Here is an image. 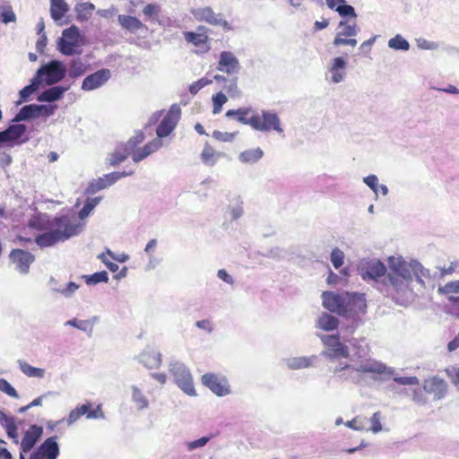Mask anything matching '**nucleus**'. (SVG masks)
Masks as SVG:
<instances>
[{
  "label": "nucleus",
  "instance_id": "f257e3e1",
  "mask_svg": "<svg viewBox=\"0 0 459 459\" xmlns=\"http://www.w3.org/2000/svg\"><path fill=\"white\" fill-rule=\"evenodd\" d=\"M143 140L144 134L143 132H138L126 143L117 146L115 151L109 154V165L117 166L129 156L132 157L134 162H139L158 151L162 146L161 140L156 138L146 143L143 147L138 148Z\"/></svg>",
  "mask_w": 459,
  "mask_h": 459
},
{
  "label": "nucleus",
  "instance_id": "f03ea898",
  "mask_svg": "<svg viewBox=\"0 0 459 459\" xmlns=\"http://www.w3.org/2000/svg\"><path fill=\"white\" fill-rule=\"evenodd\" d=\"M81 225L75 219L68 215L52 218L49 231H46L35 238V243L40 247H49L58 242H64L79 234Z\"/></svg>",
  "mask_w": 459,
  "mask_h": 459
},
{
  "label": "nucleus",
  "instance_id": "7ed1b4c3",
  "mask_svg": "<svg viewBox=\"0 0 459 459\" xmlns=\"http://www.w3.org/2000/svg\"><path fill=\"white\" fill-rule=\"evenodd\" d=\"M413 274H416V271L411 264L398 258L392 257L390 259L388 280L392 286L390 294L394 299H399L408 290Z\"/></svg>",
  "mask_w": 459,
  "mask_h": 459
},
{
  "label": "nucleus",
  "instance_id": "20e7f679",
  "mask_svg": "<svg viewBox=\"0 0 459 459\" xmlns=\"http://www.w3.org/2000/svg\"><path fill=\"white\" fill-rule=\"evenodd\" d=\"M82 45L83 38L75 25L64 30L62 37L57 41V48L65 56L81 54L82 51L78 48Z\"/></svg>",
  "mask_w": 459,
  "mask_h": 459
},
{
  "label": "nucleus",
  "instance_id": "39448f33",
  "mask_svg": "<svg viewBox=\"0 0 459 459\" xmlns=\"http://www.w3.org/2000/svg\"><path fill=\"white\" fill-rule=\"evenodd\" d=\"M253 129L260 132L276 131L280 134L283 132L281 126V121L275 112L262 110L261 114H255Z\"/></svg>",
  "mask_w": 459,
  "mask_h": 459
},
{
  "label": "nucleus",
  "instance_id": "423d86ee",
  "mask_svg": "<svg viewBox=\"0 0 459 459\" xmlns=\"http://www.w3.org/2000/svg\"><path fill=\"white\" fill-rule=\"evenodd\" d=\"M323 307L332 313L341 316H347V292L334 293L333 291H325L322 294Z\"/></svg>",
  "mask_w": 459,
  "mask_h": 459
},
{
  "label": "nucleus",
  "instance_id": "0eeeda50",
  "mask_svg": "<svg viewBox=\"0 0 459 459\" xmlns=\"http://www.w3.org/2000/svg\"><path fill=\"white\" fill-rule=\"evenodd\" d=\"M84 415L87 419L91 420L102 419L104 418L102 406L98 404L94 407L93 403L91 402H86L85 403L79 405L72 410L65 420L66 421L67 425H72Z\"/></svg>",
  "mask_w": 459,
  "mask_h": 459
},
{
  "label": "nucleus",
  "instance_id": "6e6552de",
  "mask_svg": "<svg viewBox=\"0 0 459 459\" xmlns=\"http://www.w3.org/2000/svg\"><path fill=\"white\" fill-rule=\"evenodd\" d=\"M208 30L205 26L199 25L196 31L183 33L185 40L196 48L197 54H205L211 50Z\"/></svg>",
  "mask_w": 459,
  "mask_h": 459
},
{
  "label": "nucleus",
  "instance_id": "1a4fd4ad",
  "mask_svg": "<svg viewBox=\"0 0 459 459\" xmlns=\"http://www.w3.org/2000/svg\"><path fill=\"white\" fill-rule=\"evenodd\" d=\"M66 70L61 62L53 60L46 65L41 66L37 72V78L42 79L48 84L59 82L65 76Z\"/></svg>",
  "mask_w": 459,
  "mask_h": 459
},
{
  "label": "nucleus",
  "instance_id": "9d476101",
  "mask_svg": "<svg viewBox=\"0 0 459 459\" xmlns=\"http://www.w3.org/2000/svg\"><path fill=\"white\" fill-rule=\"evenodd\" d=\"M202 384L218 396H226L230 393V385L226 377L206 373L201 377Z\"/></svg>",
  "mask_w": 459,
  "mask_h": 459
},
{
  "label": "nucleus",
  "instance_id": "9b49d317",
  "mask_svg": "<svg viewBox=\"0 0 459 459\" xmlns=\"http://www.w3.org/2000/svg\"><path fill=\"white\" fill-rule=\"evenodd\" d=\"M169 372L173 376L177 385L188 395H195V390L193 383V377L189 370L182 364H173L169 368Z\"/></svg>",
  "mask_w": 459,
  "mask_h": 459
},
{
  "label": "nucleus",
  "instance_id": "f8f14e48",
  "mask_svg": "<svg viewBox=\"0 0 459 459\" xmlns=\"http://www.w3.org/2000/svg\"><path fill=\"white\" fill-rule=\"evenodd\" d=\"M43 434V428L39 425H30L24 432L22 441L20 443V455L19 459H26L25 454L30 452L37 442L39 440Z\"/></svg>",
  "mask_w": 459,
  "mask_h": 459
},
{
  "label": "nucleus",
  "instance_id": "ddd939ff",
  "mask_svg": "<svg viewBox=\"0 0 459 459\" xmlns=\"http://www.w3.org/2000/svg\"><path fill=\"white\" fill-rule=\"evenodd\" d=\"M323 343L328 348V351L325 352V355L330 359L335 358H345L347 359L350 356L348 346L342 344L340 342V338L338 334L335 335H323L322 336Z\"/></svg>",
  "mask_w": 459,
  "mask_h": 459
},
{
  "label": "nucleus",
  "instance_id": "4468645a",
  "mask_svg": "<svg viewBox=\"0 0 459 459\" xmlns=\"http://www.w3.org/2000/svg\"><path fill=\"white\" fill-rule=\"evenodd\" d=\"M180 117V108L178 107H171L156 129L159 138L168 136L176 127Z\"/></svg>",
  "mask_w": 459,
  "mask_h": 459
},
{
  "label": "nucleus",
  "instance_id": "2eb2a0df",
  "mask_svg": "<svg viewBox=\"0 0 459 459\" xmlns=\"http://www.w3.org/2000/svg\"><path fill=\"white\" fill-rule=\"evenodd\" d=\"M59 455V446L56 437L47 438L34 451L29 459H56Z\"/></svg>",
  "mask_w": 459,
  "mask_h": 459
},
{
  "label": "nucleus",
  "instance_id": "dca6fc26",
  "mask_svg": "<svg viewBox=\"0 0 459 459\" xmlns=\"http://www.w3.org/2000/svg\"><path fill=\"white\" fill-rule=\"evenodd\" d=\"M111 74L108 69L103 68L86 76L82 83V90L93 91L103 86L110 78Z\"/></svg>",
  "mask_w": 459,
  "mask_h": 459
},
{
  "label": "nucleus",
  "instance_id": "f3484780",
  "mask_svg": "<svg viewBox=\"0 0 459 459\" xmlns=\"http://www.w3.org/2000/svg\"><path fill=\"white\" fill-rule=\"evenodd\" d=\"M423 390L432 394L435 400H440L447 393V385L445 380L433 377L424 380Z\"/></svg>",
  "mask_w": 459,
  "mask_h": 459
},
{
  "label": "nucleus",
  "instance_id": "a211bd4d",
  "mask_svg": "<svg viewBox=\"0 0 459 459\" xmlns=\"http://www.w3.org/2000/svg\"><path fill=\"white\" fill-rule=\"evenodd\" d=\"M347 315L364 314L367 310V300L364 293L347 292Z\"/></svg>",
  "mask_w": 459,
  "mask_h": 459
},
{
  "label": "nucleus",
  "instance_id": "6ab92c4d",
  "mask_svg": "<svg viewBox=\"0 0 459 459\" xmlns=\"http://www.w3.org/2000/svg\"><path fill=\"white\" fill-rule=\"evenodd\" d=\"M256 112L251 107H243L238 109H229L225 116L229 118H234L243 125L250 126L253 128L254 120Z\"/></svg>",
  "mask_w": 459,
  "mask_h": 459
},
{
  "label": "nucleus",
  "instance_id": "aec40b11",
  "mask_svg": "<svg viewBox=\"0 0 459 459\" xmlns=\"http://www.w3.org/2000/svg\"><path fill=\"white\" fill-rule=\"evenodd\" d=\"M191 14L198 22H204L212 25L226 24L225 21L219 18L220 14H216L210 6L199 7L191 10Z\"/></svg>",
  "mask_w": 459,
  "mask_h": 459
},
{
  "label": "nucleus",
  "instance_id": "412c9836",
  "mask_svg": "<svg viewBox=\"0 0 459 459\" xmlns=\"http://www.w3.org/2000/svg\"><path fill=\"white\" fill-rule=\"evenodd\" d=\"M10 258L22 273H27L30 264L34 261V255L22 249H13L10 254Z\"/></svg>",
  "mask_w": 459,
  "mask_h": 459
},
{
  "label": "nucleus",
  "instance_id": "4be33fe9",
  "mask_svg": "<svg viewBox=\"0 0 459 459\" xmlns=\"http://www.w3.org/2000/svg\"><path fill=\"white\" fill-rule=\"evenodd\" d=\"M239 68V63L233 53L229 51H222L220 55L218 63V70L227 73L234 74Z\"/></svg>",
  "mask_w": 459,
  "mask_h": 459
},
{
  "label": "nucleus",
  "instance_id": "5701e85b",
  "mask_svg": "<svg viewBox=\"0 0 459 459\" xmlns=\"http://www.w3.org/2000/svg\"><path fill=\"white\" fill-rule=\"evenodd\" d=\"M333 372L335 378L339 381H351L356 384L359 382V372L357 371V368L350 364L335 367Z\"/></svg>",
  "mask_w": 459,
  "mask_h": 459
},
{
  "label": "nucleus",
  "instance_id": "b1692460",
  "mask_svg": "<svg viewBox=\"0 0 459 459\" xmlns=\"http://www.w3.org/2000/svg\"><path fill=\"white\" fill-rule=\"evenodd\" d=\"M0 424L5 429L7 436L13 440V442L18 444V428L16 426L14 417L7 415L4 411H0Z\"/></svg>",
  "mask_w": 459,
  "mask_h": 459
},
{
  "label": "nucleus",
  "instance_id": "393cba45",
  "mask_svg": "<svg viewBox=\"0 0 459 459\" xmlns=\"http://www.w3.org/2000/svg\"><path fill=\"white\" fill-rule=\"evenodd\" d=\"M357 371L359 373L385 375L387 373V367L382 362L368 359L357 368Z\"/></svg>",
  "mask_w": 459,
  "mask_h": 459
},
{
  "label": "nucleus",
  "instance_id": "a878e982",
  "mask_svg": "<svg viewBox=\"0 0 459 459\" xmlns=\"http://www.w3.org/2000/svg\"><path fill=\"white\" fill-rule=\"evenodd\" d=\"M26 126L22 124L12 125L6 130L0 132V139L3 143L16 141L25 133Z\"/></svg>",
  "mask_w": 459,
  "mask_h": 459
},
{
  "label": "nucleus",
  "instance_id": "bb28decb",
  "mask_svg": "<svg viewBox=\"0 0 459 459\" xmlns=\"http://www.w3.org/2000/svg\"><path fill=\"white\" fill-rule=\"evenodd\" d=\"M346 61L343 57L338 56L333 58V64L329 68L332 74V82L338 83L342 82L345 75Z\"/></svg>",
  "mask_w": 459,
  "mask_h": 459
},
{
  "label": "nucleus",
  "instance_id": "cd10ccee",
  "mask_svg": "<svg viewBox=\"0 0 459 459\" xmlns=\"http://www.w3.org/2000/svg\"><path fill=\"white\" fill-rule=\"evenodd\" d=\"M386 268L382 262L377 261L369 263L366 268V271L362 273V278L364 280L369 278L377 280L385 274Z\"/></svg>",
  "mask_w": 459,
  "mask_h": 459
},
{
  "label": "nucleus",
  "instance_id": "c85d7f7f",
  "mask_svg": "<svg viewBox=\"0 0 459 459\" xmlns=\"http://www.w3.org/2000/svg\"><path fill=\"white\" fill-rule=\"evenodd\" d=\"M52 219L44 213H39L32 216L29 221V227L34 230L49 231Z\"/></svg>",
  "mask_w": 459,
  "mask_h": 459
},
{
  "label": "nucleus",
  "instance_id": "c756f323",
  "mask_svg": "<svg viewBox=\"0 0 459 459\" xmlns=\"http://www.w3.org/2000/svg\"><path fill=\"white\" fill-rule=\"evenodd\" d=\"M140 360L148 368H157L161 364V356L154 351H144L140 354Z\"/></svg>",
  "mask_w": 459,
  "mask_h": 459
},
{
  "label": "nucleus",
  "instance_id": "7c9ffc66",
  "mask_svg": "<svg viewBox=\"0 0 459 459\" xmlns=\"http://www.w3.org/2000/svg\"><path fill=\"white\" fill-rule=\"evenodd\" d=\"M117 19L122 28L128 31L136 32L144 28L143 23L134 16L120 14Z\"/></svg>",
  "mask_w": 459,
  "mask_h": 459
},
{
  "label": "nucleus",
  "instance_id": "2f4dec72",
  "mask_svg": "<svg viewBox=\"0 0 459 459\" xmlns=\"http://www.w3.org/2000/svg\"><path fill=\"white\" fill-rule=\"evenodd\" d=\"M50 13L52 19L55 21L61 20L69 10L68 4L65 0H50Z\"/></svg>",
  "mask_w": 459,
  "mask_h": 459
},
{
  "label": "nucleus",
  "instance_id": "473e14b6",
  "mask_svg": "<svg viewBox=\"0 0 459 459\" xmlns=\"http://www.w3.org/2000/svg\"><path fill=\"white\" fill-rule=\"evenodd\" d=\"M264 156V152L261 148L245 150L240 152L238 158L243 163H255Z\"/></svg>",
  "mask_w": 459,
  "mask_h": 459
},
{
  "label": "nucleus",
  "instance_id": "72a5a7b5",
  "mask_svg": "<svg viewBox=\"0 0 459 459\" xmlns=\"http://www.w3.org/2000/svg\"><path fill=\"white\" fill-rule=\"evenodd\" d=\"M220 157L221 153L217 152L212 146L207 143L204 145L201 153L203 163L208 166H213Z\"/></svg>",
  "mask_w": 459,
  "mask_h": 459
},
{
  "label": "nucleus",
  "instance_id": "f704fd0d",
  "mask_svg": "<svg viewBox=\"0 0 459 459\" xmlns=\"http://www.w3.org/2000/svg\"><path fill=\"white\" fill-rule=\"evenodd\" d=\"M19 368L21 371L29 377L42 378L45 376V370L30 365L28 362L19 360Z\"/></svg>",
  "mask_w": 459,
  "mask_h": 459
},
{
  "label": "nucleus",
  "instance_id": "c9c22d12",
  "mask_svg": "<svg viewBox=\"0 0 459 459\" xmlns=\"http://www.w3.org/2000/svg\"><path fill=\"white\" fill-rule=\"evenodd\" d=\"M41 107L36 105H27L22 107L14 117V121H22L38 115Z\"/></svg>",
  "mask_w": 459,
  "mask_h": 459
},
{
  "label": "nucleus",
  "instance_id": "e433bc0d",
  "mask_svg": "<svg viewBox=\"0 0 459 459\" xmlns=\"http://www.w3.org/2000/svg\"><path fill=\"white\" fill-rule=\"evenodd\" d=\"M64 93V89L59 86L49 88L46 91H44L40 96L39 97V100L40 101H48L52 102L59 100Z\"/></svg>",
  "mask_w": 459,
  "mask_h": 459
},
{
  "label": "nucleus",
  "instance_id": "4c0bfd02",
  "mask_svg": "<svg viewBox=\"0 0 459 459\" xmlns=\"http://www.w3.org/2000/svg\"><path fill=\"white\" fill-rule=\"evenodd\" d=\"M87 70V65L81 58H74L71 61L69 66V76L71 78H77L82 75Z\"/></svg>",
  "mask_w": 459,
  "mask_h": 459
},
{
  "label": "nucleus",
  "instance_id": "58836bf2",
  "mask_svg": "<svg viewBox=\"0 0 459 459\" xmlns=\"http://www.w3.org/2000/svg\"><path fill=\"white\" fill-rule=\"evenodd\" d=\"M339 320L328 314H324L318 319V326L325 331H332L338 327Z\"/></svg>",
  "mask_w": 459,
  "mask_h": 459
},
{
  "label": "nucleus",
  "instance_id": "ea45409f",
  "mask_svg": "<svg viewBox=\"0 0 459 459\" xmlns=\"http://www.w3.org/2000/svg\"><path fill=\"white\" fill-rule=\"evenodd\" d=\"M41 82L42 79L37 78L35 76L30 85L25 86L20 91L21 100L19 101V103L26 101L27 99L37 90V88Z\"/></svg>",
  "mask_w": 459,
  "mask_h": 459
},
{
  "label": "nucleus",
  "instance_id": "a19ab883",
  "mask_svg": "<svg viewBox=\"0 0 459 459\" xmlns=\"http://www.w3.org/2000/svg\"><path fill=\"white\" fill-rule=\"evenodd\" d=\"M357 39L354 38V37H345V35L340 33V32H337L335 37H334V39L333 41V45L336 48L340 47V46H348L350 48H351L352 49L355 48V47L357 46Z\"/></svg>",
  "mask_w": 459,
  "mask_h": 459
},
{
  "label": "nucleus",
  "instance_id": "79ce46f5",
  "mask_svg": "<svg viewBox=\"0 0 459 459\" xmlns=\"http://www.w3.org/2000/svg\"><path fill=\"white\" fill-rule=\"evenodd\" d=\"M339 29L340 30L338 32L345 35V37H355L358 33V26L355 22L353 23H349L345 21H341L339 22Z\"/></svg>",
  "mask_w": 459,
  "mask_h": 459
},
{
  "label": "nucleus",
  "instance_id": "37998d69",
  "mask_svg": "<svg viewBox=\"0 0 459 459\" xmlns=\"http://www.w3.org/2000/svg\"><path fill=\"white\" fill-rule=\"evenodd\" d=\"M388 47L396 50H408L409 42L400 35H396L388 41Z\"/></svg>",
  "mask_w": 459,
  "mask_h": 459
},
{
  "label": "nucleus",
  "instance_id": "c03bdc74",
  "mask_svg": "<svg viewBox=\"0 0 459 459\" xmlns=\"http://www.w3.org/2000/svg\"><path fill=\"white\" fill-rule=\"evenodd\" d=\"M212 113L219 114L222 109V106L228 101V98L224 93L220 91L212 96Z\"/></svg>",
  "mask_w": 459,
  "mask_h": 459
},
{
  "label": "nucleus",
  "instance_id": "a18cd8bd",
  "mask_svg": "<svg viewBox=\"0 0 459 459\" xmlns=\"http://www.w3.org/2000/svg\"><path fill=\"white\" fill-rule=\"evenodd\" d=\"M84 278L86 283L89 285L96 284L99 282H108V273L105 271L98 272L91 275L84 276Z\"/></svg>",
  "mask_w": 459,
  "mask_h": 459
},
{
  "label": "nucleus",
  "instance_id": "49530a36",
  "mask_svg": "<svg viewBox=\"0 0 459 459\" xmlns=\"http://www.w3.org/2000/svg\"><path fill=\"white\" fill-rule=\"evenodd\" d=\"M438 292L446 295L459 293V281L447 282L444 286L438 288Z\"/></svg>",
  "mask_w": 459,
  "mask_h": 459
},
{
  "label": "nucleus",
  "instance_id": "de8ad7c7",
  "mask_svg": "<svg viewBox=\"0 0 459 459\" xmlns=\"http://www.w3.org/2000/svg\"><path fill=\"white\" fill-rule=\"evenodd\" d=\"M331 262L335 269L340 268L344 262V253L338 247L332 250Z\"/></svg>",
  "mask_w": 459,
  "mask_h": 459
},
{
  "label": "nucleus",
  "instance_id": "09e8293b",
  "mask_svg": "<svg viewBox=\"0 0 459 459\" xmlns=\"http://www.w3.org/2000/svg\"><path fill=\"white\" fill-rule=\"evenodd\" d=\"M67 325H73L78 329L91 332L93 328V322L91 320H77L73 319L67 322Z\"/></svg>",
  "mask_w": 459,
  "mask_h": 459
},
{
  "label": "nucleus",
  "instance_id": "8fccbe9b",
  "mask_svg": "<svg viewBox=\"0 0 459 459\" xmlns=\"http://www.w3.org/2000/svg\"><path fill=\"white\" fill-rule=\"evenodd\" d=\"M335 11L342 17H357L354 8L351 5L346 4L345 3L340 4L338 6H336Z\"/></svg>",
  "mask_w": 459,
  "mask_h": 459
},
{
  "label": "nucleus",
  "instance_id": "3c124183",
  "mask_svg": "<svg viewBox=\"0 0 459 459\" xmlns=\"http://www.w3.org/2000/svg\"><path fill=\"white\" fill-rule=\"evenodd\" d=\"M0 391L13 398L19 396L15 388L4 378H0Z\"/></svg>",
  "mask_w": 459,
  "mask_h": 459
},
{
  "label": "nucleus",
  "instance_id": "603ef678",
  "mask_svg": "<svg viewBox=\"0 0 459 459\" xmlns=\"http://www.w3.org/2000/svg\"><path fill=\"white\" fill-rule=\"evenodd\" d=\"M160 13V6L156 4H148L143 9V13L149 18H157Z\"/></svg>",
  "mask_w": 459,
  "mask_h": 459
},
{
  "label": "nucleus",
  "instance_id": "864d4df0",
  "mask_svg": "<svg viewBox=\"0 0 459 459\" xmlns=\"http://www.w3.org/2000/svg\"><path fill=\"white\" fill-rule=\"evenodd\" d=\"M210 83H212V80L207 78H201L189 86V91L192 95H195L201 89Z\"/></svg>",
  "mask_w": 459,
  "mask_h": 459
},
{
  "label": "nucleus",
  "instance_id": "5fc2aeb1",
  "mask_svg": "<svg viewBox=\"0 0 459 459\" xmlns=\"http://www.w3.org/2000/svg\"><path fill=\"white\" fill-rule=\"evenodd\" d=\"M133 174V171L129 172H112L109 174H107L104 176V178L106 179L107 185L111 186L114 184L117 180L125 178L126 176H130Z\"/></svg>",
  "mask_w": 459,
  "mask_h": 459
},
{
  "label": "nucleus",
  "instance_id": "6e6d98bb",
  "mask_svg": "<svg viewBox=\"0 0 459 459\" xmlns=\"http://www.w3.org/2000/svg\"><path fill=\"white\" fill-rule=\"evenodd\" d=\"M238 134V132H234V133H223V132H221V131H214L212 133V136L218 140V141H221V142H232L236 135Z\"/></svg>",
  "mask_w": 459,
  "mask_h": 459
},
{
  "label": "nucleus",
  "instance_id": "4d7b16f0",
  "mask_svg": "<svg viewBox=\"0 0 459 459\" xmlns=\"http://www.w3.org/2000/svg\"><path fill=\"white\" fill-rule=\"evenodd\" d=\"M133 399L137 403L138 407L143 409L148 406L147 399L143 395L141 391L134 387L133 389Z\"/></svg>",
  "mask_w": 459,
  "mask_h": 459
},
{
  "label": "nucleus",
  "instance_id": "13d9d810",
  "mask_svg": "<svg viewBox=\"0 0 459 459\" xmlns=\"http://www.w3.org/2000/svg\"><path fill=\"white\" fill-rule=\"evenodd\" d=\"M310 365L309 359L307 358H295L289 362L290 368L299 369L307 368Z\"/></svg>",
  "mask_w": 459,
  "mask_h": 459
},
{
  "label": "nucleus",
  "instance_id": "bf43d9fd",
  "mask_svg": "<svg viewBox=\"0 0 459 459\" xmlns=\"http://www.w3.org/2000/svg\"><path fill=\"white\" fill-rule=\"evenodd\" d=\"M381 414L379 411H377L375 412L372 417L370 418V421H371V430L374 432V433H377L379 431H381L382 429V425H381Z\"/></svg>",
  "mask_w": 459,
  "mask_h": 459
},
{
  "label": "nucleus",
  "instance_id": "052dcab7",
  "mask_svg": "<svg viewBox=\"0 0 459 459\" xmlns=\"http://www.w3.org/2000/svg\"><path fill=\"white\" fill-rule=\"evenodd\" d=\"M97 204H98L97 198L91 202H87L79 212L80 217L82 219V218H85L86 216H88L89 213L91 212V210L95 207V205Z\"/></svg>",
  "mask_w": 459,
  "mask_h": 459
},
{
  "label": "nucleus",
  "instance_id": "680f3d73",
  "mask_svg": "<svg viewBox=\"0 0 459 459\" xmlns=\"http://www.w3.org/2000/svg\"><path fill=\"white\" fill-rule=\"evenodd\" d=\"M364 182L377 195L378 194V179L375 175H369L364 178Z\"/></svg>",
  "mask_w": 459,
  "mask_h": 459
},
{
  "label": "nucleus",
  "instance_id": "e2e57ef3",
  "mask_svg": "<svg viewBox=\"0 0 459 459\" xmlns=\"http://www.w3.org/2000/svg\"><path fill=\"white\" fill-rule=\"evenodd\" d=\"M394 381L403 385H417L419 384V379L416 377H395Z\"/></svg>",
  "mask_w": 459,
  "mask_h": 459
},
{
  "label": "nucleus",
  "instance_id": "0e129e2a",
  "mask_svg": "<svg viewBox=\"0 0 459 459\" xmlns=\"http://www.w3.org/2000/svg\"><path fill=\"white\" fill-rule=\"evenodd\" d=\"M210 440V437H203L199 439H196L195 441H192V442H189L187 444V448L188 450H194L195 448H198V447H202L204 446H205L208 441Z\"/></svg>",
  "mask_w": 459,
  "mask_h": 459
},
{
  "label": "nucleus",
  "instance_id": "69168bd1",
  "mask_svg": "<svg viewBox=\"0 0 459 459\" xmlns=\"http://www.w3.org/2000/svg\"><path fill=\"white\" fill-rule=\"evenodd\" d=\"M448 300L450 302V307H451L452 312L457 317H459V296L458 297L449 296Z\"/></svg>",
  "mask_w": 459,
  "mask_h": 459
},
{
  "label": "nucleus",
  "instance_id": "338daca9",
  "mask_svg": "<svg viewBox=\"0 0 459 459\" xmlns=\"http://www.w3.org/2000/svg\"><path fill=\"white\" fill-rule=\"evenodd\" d=\"M107 184L108 183L106 182V179L104 178H100L98 180L91 183L90 187L92 189L93 192H95L108 187V185Z\"/></svg>",
  "mask_w": 459,
  "mask_h": 459
},
{
  "label": "nucleus",
  "instance_id": "774afa93",
  "mask_svg": "<svg viewBox=\"0 0 459 459\" xmlns=\"http://www.w3.org/2000/svg\"><path fill=\"white\" fill-rule=\"evenodd\" d=\"M42 400H43V396H39L36 399H34L31 403L27 404L26 406H22V407L19 408L18 411L20 413H23V412L27 411L31 407L40 406L42 404Z\"/></svg>",
  "mask_w": 459,
  "mask_h": 459
}]
</instances>
